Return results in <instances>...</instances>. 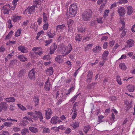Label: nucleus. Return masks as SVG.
I'll return each mask as SVG.
<instances>
[{
  "label": "nucleus",
  "instance_id": "nucleus-17",
  "mask_svg": "<svg viewBox=\"0 0 135 135\" xmlns=\"http://www.w3.org/2000/svg\"><path fill=\"white\" fill-rule=\"evenodd\" d=\"M26 71L25 69H22L19 71L18 74V77H21L25 75L26 73Z\"/></svg>",
  "mask_w": 135,
  "mask_h": 135
},
{
  "label": "nucleus",
  "instance_id": "nucleus-63",
  "mask_svg": "<svg viewBox=\"0 0 135 135\" xmlns=\"http://www.w3.org/2000/svg\"><path fill=\"white\" fill-rule=\"evenodd\" d=\"M43 52L42 51H39L37 52H35V54L36 55H41L42 54Z\"/></svg>",
  "mask_w": 135,
  "mask_h": 135
},
{
  "label": "nucleus",
  "instance_id": "nucleus-43",
  "mask_svg": "<svg viewBox=\"0 0 135 135\" xmlns=\"http://www.w3.org/2000/svg\"><path fill=\"white\" fill-rule=\"evenodd\" d=\"M71 126L74 128H75L79 126V123L78 122H76L73 124L71 125Z\"/></svg>",
  "mask_w": 135,
  "mask_h": 135
},
{
  "label": "nucleus",
  "instance_id": "nucleus-53",
  "mask_svg": "<svg viewBox=\"0 0 135 135\" xmlns=\"http://www.w3.org/2000/svg\"><path fill=\"white\" fill-rule=\"evenodd\" d=\"M13 129L15 132H17L20 131V129L17 127H15L13 128Z\"/></svg>",
  "mask_w": 135,
  "mask_h": 135
},
{
  "label": "nucleus",
  "instance_id": "nucleus-49",
  "mask_svg": "<svg viewBox=\"0 0 135 135\" xmlns=\"http://www.w3.org/2000/svg\"><path fill=\"white\" fill-rule=\"evenodd\" d=\"M62 53L64 54L65 53H66V49L65 46H63L61 49Z\"/></svg>",
  "mask_w": 135,
  "mask_h": 135
},
{
  "label": "nucleus",
  "instance_id": "nucleus-9",
  "mask_svg": "<svg viewBox=\"0 0 135 135\" xmlns=\"http://www.w3.org/2000/svg\"><path fill=\"white\" fill-rule=\"evenodd\" d=\"M18 49L19 51L23 53L27 52L28 51L27 48L22 45H20L18 47Z\"/></svg>",
  "mask_w": 135,
  "mask_h": 135
},
{
  "label": "nucleus",
  "instance_id": "nucleus-62",
  "mask_svg": "<svg viewBox=\"0 0 135 135\" xmlns=\"http://www.w3.org/2000/svg\"><path fill=\"white\" fill-rule=\"evenodd\" d=\"M43 21L44 23H46L47 21V16H44L43 17Z\"/></svg>",
  "mask_w": 135,
  "mask_h": 135
},
{
  "label": "nucleus",
  "instance_id": "nucleus-24",
  "mask_svg": "<svg viewBox=\"0 0 135 135\" xmlns=\"http://www.w3.org/2000/svg\"><path fill=\"white\" fill-rule=\"evenodd\" d=\"M6 100V101L9 103L13 102L15 100V99L13 97H10L9 98H6L5 99Z\"/></svg>",
  "mask_w": 135,
  "mask_h": 135
},
{
  "label": "nucleus",
  "instance_id": "nucleus-15",
  "mask_svg": "<svg viewBox=\"0 0 135 135\" xmlns=\"http://www.w3.org/2000/svg\"><path fill=\"white\" fill-rule=\"evenodd\" d=\"M53 70L52 67H50L48 68L46 70V74L49 76L52 75L53 72Z\"/></svg>",
  "mask_w": 135,
  "mask_h": 135
},
{
  "label": "nucleus",
  "instance_id": "nucleus-38",
  "mask_svg": "<svg viewBox=\"0 0 135 135\" xmlns=\"http://www.w3.org/2000/svg\"><path fill=\"white\" fill-rule=\"evenodd\" d=\"M33 101L35 102L36 105H38V97L37 96H35L33 98Z\"/></svg>",
  "mask_w": 135,
  "mask_h": 135
},
{
  "label": "nucleus",
  "instance_id": "nucleus-19",
  "mask_svg": "<svg viewBox=\"0 0 135 135\" xmlns=\"http://www.w3.org/2000/svg\"><path fill=\"white\" fill-rule=\"evenodd\" d=\"M65 26L64 24L58 25L56 27V30L57 31H58L60 30H63Z\"/></svg>",
  "mask_w": 135,
  "mask_h": 135
},
{
  "label": "nucleus",
  "instance_id": "nucleus-3",
  "mask_svg": "<svg viewBox=\"0 0 135 135\" xmlns=\"http://www.w3.org/2000/svg\"><path fill=\"white\" fill-rule=\"evenodd\" d=\"M36 73L35 69H32L30 71L28 74V77L31 80H34L35 79V74Z\"/></svg>",
  "mask_w": 135,
  "mask_h": 135
},
{
  "label": "nucleus",
  "instance_id": "nucleus-4",
  "mask_svg": "<svg viewBox=\"0 0 135 135\" xmlns=\"http://www.w3.org/2000/svg\"><path fill=\"white\" fill-rule=\"evenodd\" d=\"M35 114L37 116L38 118L40 121V122L42 123H44V121L43 120V115L42 113L39 111H36L35 112Z\"/></svg>",
  "mask_w": 135,
  "mask_h": 135
},
{
  "label": "nucleus",
  "instance_id": "nucleus-50",
  "mask_svg": "<svg viewBox=\"0 0 135 135\" xmlns=\"http://www.w3.org/2000/svg\"><path fill=\"white\" fill-rule=\"evenodd\" d=\"M109 10H105L104 13L103 17L104 18L108 16V15L109 12Z\"/></svg>",
  "mask_w": 135,
  "mask_h": 135
},
{
  "label": "nucleus",
  "instance_id": "nucleus-42",
  "mask_svg": "<svg viewBox=\"0 0 135 135\" xmlns=\"http://www.w3.org/2000/svg\"><path fill=\"white\" fill-rule=\"evenodd\" d=\"M21 29H20L17 30V31L16 32L15 34V36L16 37H17L20 36L21 33Z\"/></svg>",
  "mask_w": 135,
  "mask_h": 135
},
{
  "label": "nucleus",
  "instance_id": "nucleus-7",
  "mask_svg": "<svg viewBox=\"0 0 135 135\" xmlns=\"http://www.w3.org/2000/svg\"><path fill=\"white\" fill-rule=\"evenodd\" d=\"M93 72L92 71H89L88 72L87 76L86 81L87 83H89L91 82L92 78Z\"/></svg>",
  "mask_w": 135,
  "mask_h": 135
},
{
  "label": "nucleus",
  "instance_id": "nucleus-40",
  "mask_svg": "<svg viewBox=\"0 0 135 135\" xmlns=\"http://www.w3.org/2000/svg\"><path fill=\"white\" fill-rule=\"evenodd\" d=\"M28 132V130L27 128H24L21 131V133L22 135H25L26 133Z\"/></svg>",
  "mask_w": 135,
  "mask_h": 135
},
{
  "label": "nucleus",
  "instance_id": "nucleus-6",
  "mask_svg": "<svg viewBox=\"0 0 135 135\" xmlns=\"http://www.w3.org/2000/svg\"><path fill=\"white\" fill-rule=\"evenodd\" d=\"M8 108L6 103L5 102L0 103V112L3 111H5Z\"/></svg>",
  "mask_w": 135,
  "mask_h": 135
},
{
  "label": "nucleus",
  "instance_id": "nucleus-10",
  "mask_svg": "<svg viewBox=\"0 0 135 135\" xmlns=\"http://www.w3.org/2000/svg\"><path fill=\"white\" fill-rule=\"evenodd\" d=\"M57 47V46L55 44H53L50 47V53L51 54H54L55 51Z\"/></svg>",
  "mask_w": 135,
  "mask_h": 135
},
{
  "label": "nucleus",
  "instance_id": "nucleus-12",
  "mask_svg": "<svg viewBox=\"0 0 135 135\" xmlns=\"http://www.w3.org/2000/svg\"><path fill=\"white\" fill-rule=\"evenodd\" d=\"M59 118L57 116H54L51 119L50 122L52 124H55L57 123Z\"/></svg>",
  "mask_w": 135,
  "mask_h": 135
},
{
  "label": "nucleus",
  "instance_id": "nucleus-35",
  "mask_svg": "<svg viewBox=\"0 0 135 135\" xmlns=\"http://www.w3.org/2000/svg\"><path fill=\"white\" fill-rule=\"evenodd\" d=\"M108 54L109 52L107 51H105L104 52L102 56L104 60L105 59L106 57L108 55Z\"/></svg>",
  "mask_w": 135,
  "mask_h": 135
},
{
  "label": "nucleus",
  "instance_id": "nucleus-22",
  "mask_svg": "<svg viewBox=\"0 0 135 135\" xmlns=\"http://www.w3.org/2000/svg\"><path fill=\"white\" fill-rule=\"evenodd\" d=\"M101 50V47L100 46H96L93 49V51L95 53H97L99 52Z\"/></svg>",
  "mask_w": 135,
  "mask_h": 135
},
{
  "label": "nucleus",
  "instance_id": "nucleus-18",
  "mask_svg": "<svg viewBox=\"0 0 135 135\" xmlns=\"http://www.w3.org/2000/svg\"><path fill=\"white\" fill-rule=\"evenodd\" d=\"M127 46L128 47H132L134 45V41L130 39L127 41Z\"/></svg>",
  "mask_w": 135,
  "mask_h": 135
},
{
  "label": "nucleus",
  "instance_id": "nucleus-11",
  "mask_svg": "<svg viewBox=\"0 0 135 135\" xmlns=\"http://www.w3.org/2000/svg\"><path fill=\"white\" fill-rule=\"evenodd\" d=\"M55 61L57 62L60 63L63 61V58L62 56L61 55H59L56 57Z\"/></svg>",
  "mask_w": 135,
  "mask_h": 135
},
{
  "label": "nucleus",
  "instance_id": "nucleus-58",
  "mask_svg": "<svg viewBox=\"0 0 135 135\" xmlns=\"http://www.w3.org/2000/svg\"><path fill=\"white\" fill-rule=\"evenodd\" d=\"M42 18L41 17H39L38 18L37 22L38 23V24L39 25H40L41 23L42 22Z\"/></svg>",
  "mask_w": 135,
  "mask_h": 135
},
{
  "label": "nucleus",
  "instance_id": "nucleus-29",
  "mask_svg": "<svg viewBox=\"0 0 135 135\" xmlns=\"http://www.w3.org/2000/svg\"><path fill=\"white\" fill-rule=\"evenodd\" d=\"M119 66L120 68L123 70H125L127 68L124 63H120L119 65Z\"/></svg>",
  "mask_w": 135,
  "mask_h": 135
},
{
  "label": "nucleus",
  "instance_id": "nucleus-57",
  "mask_svg": "<svg viewBox=\"0 0 135 135\" xmlns=\"http://www.w3.org/2000/svg\"><path fill=\"white\" fill-rule=\"evenodd\" d=\"M44 132L49 133L50 132V130L48 128H45L43 130Z\"/></svg>",
  "mask_w": 135,
  "mask_h": 135
},
{
  "label": "nucleus",
  "instance_id": "nucleus-5",
  "mask_svg": "<svg viewBox=\"0 0 135 135\" xmlns=\"http://www.w3.org/2000/svg\"><path fill=\"white\" fill-rule=\"evenodd\" d=\"M117 12L119 15V16L121 17L124 16L126 13V10L123 7H122L119 8Z\"/></svg>",
  "mask_w": 135,
  "mask_h": 135
},
{
  "label": "nucleus",
  "instance_id": "nucleus-20",
  "mask_svg": "<svg viewBox=\"0 0 135 135\" xmlns=\"http://www.w3.org/2000/svg\"><path fill=\"white\" fill-rule=\"evenodd\" d=\"M18 58L23 62H25L27 60V59L26 57L24 55H20L18 56Z\"/></svg>",
  "mask_w": 135,
  "mask_h": 135
},
{
  "label": "nucleus",
  "instance_id": "nucleus-52",
  "mask_svg": "<svg viewBox=\"0 0 135 135\" xmlns=\"http://www.w3.org/2000/svg\"><path fill=\"white\" fill-rule=\"evenodd\" d=\"M45 114L47 115V114H51L52 113V111L50 109H47L45 110Z\"/></svg>",
  "mask_w": 135,
  "mask_h": 135
},
{
  "label": "nucleus",
  "instance_id": "nucleus-60",
  "mask_svg": "<svg viewBox=\"0 0 135 135\" xmlns=\"http://www.w3.org/2000/svg\"><path fill=\"white\" fill-rule=\"evenodd\" d=\"M108 46V43L107 42H105L103 45V47L104 49H106L107 48V47Z\"/></svg>",
  "mask_w": 135,
  "mask_h": 135
},
{
  "label": "nucleus",
  "instance_id": "nucleus-27",
  "mask_svg": "<svg viewBox=\"0 0 135 135\" xmlns=\"http://www.w3.org/2000/svg\"><path fill=\"white\" fill-rule=\"evenodd\" d=\"M90 128L91 127L90 125L86 126H84L83 130L85 133H86L88 131H89Z\"/></svg>",
  "mask_w": 135,
  "mask_h": 135
},
{
  "label": "nucleus",
  "instance_id": "nucleus-28",
  "mask_svg": "<svg viewBox=\"0 0 135 135\" xmlns=\"http://www.w3.org/2000/svg\"><path fill=\"white\" fill-rule=\"evenodd\" d=\"M96 84V83H94L88 85L87 86V88L89 89H93L95 87Z\"/></svg>",
  "mask_w": 135,
  "mask_h": 135
},
{
  "label": "nucleus",
  "instance_id": "nucleus-64",
  "mask_svg": "<svg viewBox=\"0 0 135 135\" xmlns=\"http://www.w3.org/2000/svg\"><path fill=\"white\" fill-rule=\"evenodd\" d=\"M74 55L69 54V57L72 60H74Z\"/></svg>",
  "mask_w": 135,
  "mask_h": 135
},
{
  "label": "nucleus",
  "instance_id": "nucleus-26",
  "mask_svg": "<svg viewBox=\"0 0 135 135\" xmlns=\"http://www.w3.org/2000/svg\"><path fill=\"white\" fill-rule=\"evenodd\" d=\"M29 129L30 131L34 133H36L38 131V129L37 128L33 127H29Z\"/></svg>",
  "mask_w": 135,
  "mask_h": 135
},
{
  "label": "nucleus",
  "instance_id": "nucleus-46",
  "mask_svg": "<svg viewBox=\"0 0 135 135\" xmlns=\"http://www.w3.org/2000/svg\"><path fill=\"white\" fill-rule=\"evenodd\" d=\"M17 61L15 59H14L13 60H12L10 62L9 65L11 66L12 65H15L16 63H17Z\"/></svg>",
  "mask_w": 135,
  "mask_h": 135
},
{
  "label": "nucleus",
  "instance_id": "nucleus-56",
  "mask_svg": "<svg viewBox=\"0 0 135 135\" xmlns=\"http://www.w3.org/2000/svg\"><path fill=\"white\" fill-rule=\"evenodd\" d=\"M104 118V116L102 115H100L98 117V120L99 122H102V120Z\"/></svg>",
  "mask_w": 135,
  "mask_h": 135
},
{
  "label": "nucleus",
  "instance_id": "nucleus-61",
  "mask_svg": "<svg viewBox=\"0 0 135 135\" xmlns=\"http://www.w3.org/2000/svg\"><path fill=\"white\" fill-rule=\"evenodd\" d=\"M27 114L28 115H30V116H33V115H34V113L33 112H28L27 113Z\"/></svg>",
  "mask_w": 135,
  "mask_h": 135
},
{
  "label": "nucleus",
  "instance_id": "nucleus-14",
  "mask_svg": "<svg viewBox=\"0 0 135 135\" xmlns=\"http://www.w3.org/2000/svg\"><path fill=\"white\" fill-rule=\"evenodd\" d=\"M35 7L37 8L36 5H33V6L28 7L27 9L29 12L28 14H31L33 12L35 11Z\"/></svg>",
  "mask_w": 135,
  "mask_h": 135
},
{
  "label": "nucleus",
  "instance_id": "nucleus-51",
  "mask_svg": "<svg viewBox=\"0 0 135 135\" xmlns=\"http://www.w3.org/2000/svg\"><path fill=\"white\" fill-rule=\"evenodd\" d=\"M128 2V0H119L118 3L120 4L122 3H126Z\"/></svg>",
  "mask_w": 135,
  "mask_h": 135
},
{
  "label": "nucleus",
  "instance_id": "nucleus-30",
  "mask_svg": "<svg viewBox=\"0 0 135 135\" xmlns=\"http://www.w3.org/2000/svg\"><path fill=\"white\" fill-rule=\"evenodd\" d=\"M3 9L4 11L3 12L4 14H9V10L8 9L7 6H4Z\"/></svg>",
  "mask_w": 135,
  "mask_h": 135
},
{
  "label": "nucleus",
  "instance_id": "nucleus-33",
  "mask_svg": "<svg viewBox=\"0 0 135 135\" xmlns=\"http://www.w3.org/2000/svg\"><path fill=\"white\" fill-rule=\"evenodd\" d=\"M73 115L72 116V118L73 119H74L76 117V109L74 108H73Z\"/></svg>",
  "mask_w": 135,
  "mask_h": 135
},
{
  "label": "nucleus",
  "instance_id": "nucleus-59",
  "mask_svg": "<svg viewBox=\"0 0 135 135\" xmlns=\"http://www.w3.org/2000/svg\"><path fill=\"white\" fill-rule=\"evenodd\" d=\"M71 131V129L69 128H68L65 131V133H66L69 134L70 133Z\"/></svg>",
  "mask_w": 135,
  "mask_h": 135
},
{
  "label": "nucleus",
  "instance_id": "nucleus-13",
  "mask_svg": "<svg viewBox=\"0 0 135 135\" xmlns=\"http://www.w3.org/2000/svg\"><path fill=\"white\" fill-rule=\"evenodd\" d=\"M72 46L70 44H69L67 48L66 52V53L65 54V55H63V56L65 55H66L69 54L71 51L72 49Z\"/></svg>",
  "mask_w": 135,
  "mask_h": 135
},
{
  "label": "nucleus",
  "instance_id": "nucleus-34",
  "mask_svg": "<svg viewBox=\"0 0 135 135\" xmlns=\"http://www.w3.org/2000/svg\"><path fill=\"white\" fill-rule=\"evenodd\" d=\"M75 39L77 41H80L81 40V37L80 35L78 34L75 36Z\"/></svg>",
  "mask_w": 135,
  "mask_h": 135
},
{
  "label": "nucleus",
  "instance_id": "nucleus-25",
  "mask_svg": "<svg viewBox=\"0 0 135 135\" xmlns=\"http://www.w3.org/2000/svg\"><path fill=\"white\" fill-rule=\"evenodd\" d=\"M46 34L48 36L49 38H53L55 35V34L54 33H52L50 31H49V30L47 32Z\"/></svg>",
  "mask_w": 135,
  "mask_h": 135
},
{
  "label": "nucleus",
  "instance_id": "nucleus-54",
  "mask_svg": "<svg viewBox=\"0 0 135 135\" xmlns=\"http://www.w3.org/2000/svg\"><path fill=\"white\" fill-rule=\"evenodd\" d=\"M52 41V39H50L49 40H46L45 42L46 44L45 45V46H47L49 45L50 43Z\"/></svg>",
  "mask_w": 135,
  "mask_h": 135
},
{
  "label": "nucleus",
  "instance_id": "nucleus-55",
  "mask_svg": "<svg viewBox=\"0 0 135 135\" xmlns=\"http://www.w3.org/2000/svg\"><path fill=\"white\" fill-rule=\"evenodd\" d=\"M48 27V23L47 22L46 23H45V24L43 26V28L44 30H47Z\"/></svg>",
  "mask_w": 135,
  "mask_h": 135
},
{
  "label": "nucleus",
  "instance_id": "nucleus-39",
  "mask_svg": "<svg viewBox=\"0 0 135 135\" xmlns=\"http://www.w3.org/2000/svg\"><path fill=\"white\" fill-rule=\"evenodd\" d=\"M13 32L12 31H11L10 32H9L8 35L6 36L5 39L6 40L9 39H10L11 36H12L13 34Z\"/></svg>",
  "mask_w": 135,
  "mask_h": 135
},
{
  "label": "nucleus",
  "instance_id": "nucleus-44",
  "mask_svg": "<svg viewBox=\"0 0 135 135\" xmlns=\"http://www.w3.org/2000/svg\"><path fill=\"white\" fill-rule=\"evenodd\" d=\"M127 31V30L126 29H124L123 30L122 32V33L120 35L121 37H124L126 35Z\"/></svg>",
  "mask_w": 135,
  "mask_h": 135
},
{
  "label": "nucleus",
  "instance_id": "nucleus-32",
  "mask_svg": "<svg viewBox=\"0 0 135 135\" xmlns=\"http://www.w3.org/2000/svg\"><path fill=\"white\" fill-rule=\"evenodd\" d=\"M21 18V17L20 16H17L15 17H13L12 18V19L13 21L15 22H16L20 20Z\"/></svg>",
  "mask_w": 135,
  "mask_h": 135
},
{
  "label": "nucleus",
  "instance_id": "nucleus-8",
  "mask_svg": "<svg viewBox=\"0 0 135 135\" xmlns=\"http://www.w3.org/2000/svg\"><path fill=\"white\" fill-rule=\"evenodd\" d=\"M49 78H48L45 85V89L47 91H49L51 87L50 83L49 82Z\"/></svg>",
  "mask_w": 135,
  "mask_h": 135
},
{
  "label": "nucleus",
  "instance_id": "nucleus-47",
  "mask_svg": "<svg viewBox=\"0 0 135 135\" xmlns=\"http://www.w3.org/2000/svg\"><path fill=\"white\" fill-rule=\"evenodd\" d=\"M41 1V0H35L33 2V5H36L37 4H40Z\"/></svg>",
  "mask_w": 135,
  "mask_h": 135
},
{
  "label": "nucleus",
  "instance_id": "nucleus-1",
  "mask_svg": "<svg viewBox=\"0 0 135 135\" xmlns=\"http://www.w3.org/2000/svg\"><path fill=\"white\" fill-rule=\"evenodd\" d=\"M92 14V11L90 9H87L82 14V17L83 20L85 21H88L90 20Z\"/></svg>",
  "mask_w": 135,
  "mask_h": 135
},
{
  "label": "nucleus",
  "instance_id": "nucleus-37",
  "mask_svg": "<svg viewBox=\"0 0 135 135\" xmlns=\"http://www.w3.org/2000/svg\"><path fill=\"white\" fill-rule=\"evenodd\" d=\"M74 21L71 20H69L67 22L68 25L69 27L71 26L74 24Z\"/></svg>",
  "mask_w": 135,
  "mask_h": 135
},
{
  "label": "nucleus",
  "instance_id": "nucleus-31",
  "mask_svg": "<svg viewBox=\"0 0 135 135\" xmlns=\"http://www.w3.org/2000/svg\"><path fill=\"white\" fill-rule=\"evenodd\" d=\"M128 89L129 92H133L134 90V86L132 85H128Z\"/></svg>",
  "mask_w": 135,
  "mask_h": 135
},
{
  "label": "nucleus",
  "instance_id": "nucleus-41",
  "mask_svg": "<svg viewBox=\"0 0 135 135\" xmlns=\"http://www.w3.org/2000/svg\"><path fill=\"white\" fill-rule=\"evenodd\" d=\"M117 81L118 83V84L119 85L122 84V82L121 81V79L120 78V77L118 75L117 76L116 78Z\"/></svg>",
  "mask_w": 135,
  "mask_h": 135
},
{
  "label": "nucleus",
  "instance_id": "nucleus-16",
  "mask_svg": "<svg viewBox=\"0 0 135 135\" xmlns=\"http://www.w3.org/2000/svg\"><path fill=\"white\" fill-rule=\"evenodd\" d=\"M127 13L129 15H131L133 12V8L132 6H128L127 7Z\"/></svg>",
  "mask_w": 135,
  "mask_h": 135
},
{
  "label": "nucleus",
  "instance_id": "nucleus-21",
  "mask_svg": "<svg viewBox=\"0 0 135 135\" xmlns=\"http://www.w3.org/2000/svg\"><path fill=\"white\" fill-rule=\"evenodd\" d=\"M107 0H98L97 2V4H98L100 5L103 2H104L105 3H103V4H102L100 6V9L102 7H104L105 5V4L107 2Z\"/></svg>",
  "mask_w": 135,
  "mask_h": 135
},
{
  "label": "nucleus",
  "instance_id": "nucleus-48",
  "mask_svg": "<svg viewBox=\"0 0 135 135\" xmlns=\"http://www.w3.org/2000/svg\"><path fill=\"white\" fill-rule=\"evenodd\" d=\"M132 103H130L129 104H128L127 105H126V111L127 112L129 110L130 108L132 107Z\"/></svg>",
  "mask_w": 135,
  "mask_h": 135
},
{
  "label": "nucleus",
  "instance_id": "nucleus-45",
  "mask_svg": "<svg viewBox=\"0 0 135 135\" xmlns=\"http://www.w3.org/2000/svg\"><path fill=\"white\" fill-rule=\"evenodd\" d=\"M17 105L22 110H24L26 109L25 107L20 104H17Z\"/></svg>",
  "mask_w": 135,
  "mask_h": 135
},
{
  "label": "nucleus",
  "instance_id": "nucleus-2",
  "mask_svg": "<svg viewBox=\"0 0 135 135\" xmlns=\"http://www.w3.org/2000/svg\"><path fill=\"white\" fill-rule=\"evenodd\" d=\"M77 11V7L75 4H71L69 7V15L71 17H74L76 15Z\"/></svg>",
  "mask_w": 135,
  "mask_h": 135
},
{
  "label": "nucleus",
  "instance_id": "nucleus-23",
  "mask_svg": "<svg viewBox=\"0 0 135 135\" xmlns=\"http://www.w3.org/2000/svg\"><path fill=\"white\" fill-rule=\"evenodd\" d=\"M78 30L79 32L83 33L85 31L86 27L84 26H82L80 27H78Z\"/></svg>",
  "mask_w": 135,
  "mask_h": 135
},
{
  "label": "nucleus",
  "instance_id": "nucleus-36",
  "mask_svg": "<svg viewBox=\"0 0 135 135\" xmlns=\"http://www.w3.org/2000/svg\"><path fill=\"white\" fill-rule=\"evenodd\" d=\"M4 126L7 127H11L13 125L12 123L9 122H5L4 123Z\"/></svg>",
  "mask_w": 135,
  "mask_h": 135
}]
</instances>
